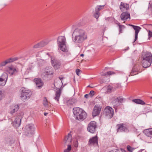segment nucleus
Instances as JSON below:
<instances>
[{
  "label": "nucleus",
  "instance_id": "1",
  "mask_svg": "<svg viewBox=\"0 0 152 152\" xmlns=\"http://www.w3.org/2000/svg\"><path fill=\"white\" fill-rule=\"evenodd\" d=\"M72 38L75 43L81 44L87 39V34L84 30L76 29L73 33Z\"/></svg>",
  "mask_w": 152,
  "mask_h": 152
},
{
  "label": "nucleus",
  "instance_id": "2",
  "mask_svg": "<svg viewBox=\"0 0 152 152\" xmlns=\"http://www.w3.org/2000/svg\"><path fill=\"white\" fill-rule=\"evenodd\" d=\"M73 113L76 119L79 121H83L87 116L86 113L79 107L73 108Z\"/></svg>",
  "mask_w": 152,
  "mask_h": 152
},
{
  "label": "nucleus",
  "instance_id": "3",
  "mask_svg": "<svg viewBox=\"0 0 152 152\" xmlns=\"http://www.w3.org/2000/svg\"><path fill=\"white\" fill-rule=\"evenodd\" d=\"M66 39L64 36H60L57 40V44L61 50L65 52L66 55H69L70 53L68 51V48L66 46Z\"/></svg>",
  "mask_w": 152,
  "mask_h": 152
},
{
  "label": "nucleus",
  "instance_id": "4",
  "mask_svg": "<svg viewBox=\"0 0 152 152\" xmlns=\"http://www.w3.org/2000/svg\"><path fill=\"white\" fill-rule=\"evenodd\" d=\"M35 127L33 124H29L25 127V133L26 135L28 136L33 135L35 133Z\"/></svg>",
  "mask_w": 152,
  "mask_h": 152
},
{
  "label": "nucleus",
  "instance_id": "5",
  "mask_svg": "<svg viewBox=\"0 0 152 152\" xmlns=\"http://www.w3.org/2000/svg\"><path fill=\"white\" fill-rule=\"evenodd\" d=\"M31 95V92L30 91L27 90L25 88H22L21 97L23 101L29 99Z\"/></svg>",
  "mask_w": 152,
  "mask_h": 152
},
{
  "label": "nucleus",
  "instance_id": "6",
  "mask_svg": "<svg viewBox=\"0 0 152 152\" xmlns=\"http://www.w3.org/2000/svg\"><path fill=\"white\" fill-rule=\"evenodd\" d=\"M18 59V58L15 57L14 58H10L5 60L1 61L0 62V70H1L3 67L4 66L7 64L13 62Z\"/></svg>",
  "mask_w": 152,
  "mask_h": 152
},
{
  "label": "nucleus",
  "instance_id": "7",
  "mask_svg": "<svg viewBox=\"0 0 152 152\" xmlns=\"http://www.w3.org/2000/svg\"><path fill=\"white\" fill-rule=\"evenodd\" d=\"M117 127L118 132H129L128 126L126 123H121L117 125Z\"/></svg>",
  "mask_w": 152,
  "mask_h": 152
},
{
  "label": "nucleus",
  "instance_id": "8",
  "mask_svg": "<svg viewBox=\"0 0 152 152\" xmlns=\"http://www.w3.org/2000/svg\"><path fill=\"white\" fill-rule=\"evenodd\" d=\"M97 127V126L96 122L95 121H92L88 124L87 130L89 132L92 133H94L96 131V129Z\"/></svg>",
  "mask_w": 152,
  "mask_h": 152
},
{
  "label": "nucleus",
  "instance_id": "9",
  "mask_svg": "<svg viewBox=\"0 0 152 152\" xmlns=\"http://www.w3.org/2000/svg\"><path fill=\"white\" fill-rule=\"evenodd\" d=\"M18 71V69L12 65L8 66L7 67V72L11 75H12L17 73Z\"/></svg>",
  "mask_w": 152,
  "mask_h": 152
},
{
  "label": "nucleus",
  "instance_id": "10",
  "mask_svg": "<svg viewBox=\"0 0 152 152\" xmlns=\"http://www.w3.org/2000/svg\"><path fill=\"white\" fill-rule=\"evenodd\" d=\"M23 115V114L22 113H21L20 114V116L16 118L14 121L12 123V124L15 128H17L20 126L21 123L22 117Z\"/></svg>",
  "mask_w": 152,
  "mask_h": 152
},
{
  "label": "nucleus",
  "instance_id": "11",
  "mask_svg": "<svg viewBox=\"0 0 152 152\" xmlns=\"http://www.w3.org/2000/svg\"><path fill=\"white\" fill-rule=\"evenodd\" d=\"M8 75L6 73H4L0 76V86H4L6 84L8 79Z\"/></svg>",
  "mask_w": 152,
  "mask_h": 152
},
{
  "label": "nucleus",
  "instance_id": "12",
  "mask_svg": "<svg viewBox=\"0 0 152 152\" xmlns=\"http://www.w3.org/2000/svg\"><path fill=\"white\" fill-rule=\"evenodd\" d=\"M101 109L102 107L101 106L97 104L95 105L94 108L92 113L93 117H95L99 115Z\"/></svg>",
  "mask_w": 152,
  "mask_h": 152
},
{
  "label": "nucleus",
  "instance_id": "13",
  "mask_svg": "<svg viewBox=\"0 0 152 152\" xmlns=\"http://www.w3.org/2000/svg\"><path fill=\"white\" fill-rule=\"evenodd\" d=\"M104 111L107 115H109L110 118H112L113 115L114 111L113 109L109 106L106 107Z\"/></svg>",
  "mask_w": 152,
  "mask_h": 152
},
{
  "label": "nucleus",
  "instance_id": "14",
  "mask_svg": "<svg viewBox=\"0 0 152 152\" xmlns=\"http://www.w3.org/2000/svg\"><path fill=\"white\" fill-rule=\"evenodd\" d=\"M129 25L132 27L133 28L135 31V39H134V41L133 42V45H134L135 44H134V42L137 39L138 35L139 32L141 29V28L139 26H134L132 25Z\"/></svg>",
  "mask_w": 152,
  "mask_h": 152
},
{
  "label": "nucleus",
  "instance_id": "15",
  "mask_svg": "<svg viewBox=\"0 0 152 152\" xmlns=\"http://www.w3.org/2000/svg\"><path fill=\"white\" fill-rule=\"evenodd\" d=\"M88 144L90 146H97L98 145V137L97 136L93 137L89 139Z\"/></svg>",
  "mask_w": 152,
  "mask_h": 152
},
{
  "label": "nucleus",
  "instance_id": "16",
  "mask_svg": "<svg viewBox=\"0 0 152 152\" xmlns=\"http://www.w3.org/2000/svg\"><path fill=\"white\" fill-rule=\"evenodd\" d=\"M141 60L152 61V55L149 52H147L142 54Z\"/></svg>",
  "mask_w": 152,
  "mask_h": 152
},
{
  "label": "nucleus",
  "instance_id": "17",
  "mask_svg": "<svg viewBox=\"0 0 152 152\" xmlns=\"http://www.w3.org/2000/svg\"><path fill=\"white\" fill-rule=\"evenodd\" d=\"M48 42V41L46 40H43L39 42L35 45L33 46L34 48H37L41 47H43L47 45Z\"/></svg>",
  "mask_w": 152,
  "mask_h": 152
},
{
  "label": "nucleus",
  "instance_id": "18",
  "mask_svg": "<svg viewBox=\"0 0 152 152\" xmlns=\"http://www.w3.org/2000/svg\"><path fill=\"white\" fill-rule=\"evenodd\" d=\"M34 81L37 87L39 89L41 88L43 85V82L39 78L35 79Z\"/></svg>",
  "mask_w": 152,
  "mask_h": 152
},
{
  "label": "nucleus",
  "instance_id": "19",
  "mask_svg": "<svg viewBox=\"0 0 152 152\" xmlns=\"http://www.w3.org/2000/svg\"><path fill=\"white\" fill-rule=\"evenodd\" d=\"M51 60L52 65L55 68L57 69L60 67V66L61 64L60 62L55 59L53 60L52 57H51Z\"/></svg>",
  "mask_w": 152,
  "mask_h": 152
},
{
  "label": "nucleus",
  "instance_id": "20",
  "mask_svg": "<svg viewBox=\"0 0 152 152\" xmlns=\"http://www.w3.org/2000/svg\"><path fill=\"white\" fill-rule=\"evenodd\" d=\"M120 17L122 20H126L128 18H130L129 13L128 12H124L121 14Z\"/></svg>",
  "mask_w": 152,
  "mask_h": 152
},
{
  "label": "nucleus",
  "instance_id": "21",
  "mask_svg": "<svg viewBox=\"0 0 152 152\" xmlns=\"http://www.w3.org/2000/svg\"><path fill=\"white\" fill-rule=\"evenodd\" d=\"M111 102L115 109H116L117 107L120 105V104L117 97H113L112 99Z\"/></svg>",
  "mask_w": 152,
  "mask_h": 152
},
{
  "label": "nucleus",
  "instance_id": "22",
  "mask_svg": "<svg viewBox=\"0 0 152 152\" xmlns=\"http://www.w3.org/2000/svg\"><path fill=\"white\" fill-rule=\"evenodd\" d=\"M142 63L143 67L146 68L150 66L151 64L152 61L141 60Z\"/></svg>",
  "mask_w": 152,
  "mask_h": 152
},
{
  "label": "nucleus",
  "instance_id": "23",
  "mask_svg": "<svg viewBox=\"0 0 152 152\" xmlns=\"http://www.w3.org/2000/svg\"><path fill=\"white\" fill-rule=\"evenodd\" d=\"M72 136L70 133H68L67 135L65 136L64 142L65 144H69L72 141Z\"/></svg>",
  "mask_w": 152,
  "mask_h": 152
},
{
  "label": "nucleus",
  "instance_id": "24",
  "mask_svg": "<svg viewBox=\"0 0 152 152\" xmlns=\"http://www.w3.org/2000/svg\"><path fill=\"white\" fill-rule=\"evenodd\" d=\"M129 6L128 4L121 2V3L120 8L121 11L123 12L125 11V10H128L129 8Z\"/></svg>",
  "mask_w": 152,
  "mask_h": 152
},
{
  "label": "nucleus",
  "instance_id": "25",
  "mask_svg": "<svg viewBox=\"0 0 152 152\" xmlns=\"http://www.w3.org/2000/svg\"><path fill=\"white\" fill-rule=\"evenodd\" d=\"M137 68L136 66L133 67L129 75V76H133L138 74V72H139V69Z\"/></svg>",
  "mask_w": 152,
  "mask_h": 152
},
{
  "label": "nucleus",
  "instance_id": "26",
  "mask_svg": "<svg viewBox=\"0 0 152 152\" xmlns=\"http://www.w3.org/2000/svg\"><path fill=\"white\" fill-rule=\"evenodd\" d=\"M144 133L146 136L152 137V128L145 130Z\"/></svg>",
  "mask_w": 152,
  "mask_h": 152
},
{
  "label": "nucleus",
  "instance_id": "27",
  "mask_svg": "<svg viewBox=\"0 0 152 152\" xmlns=\"http://www.w3.org/2000/svg\"><path fill=\"white\" fill-rule=\"evenodd\" d=\"M19 109V106L18 105H15L12 106L10 108V113L13 114L15 112L17 111Z\"/></svg>",
  "mask_w": 152,
  "mask_h": 152
},
{
  "label": "nucleus",
  "instance_id": "28",
  "mask_svg": "<svg viewBox=\"0 0 152 152\" xmlns=\"http://www.w3.org/2000/svg\"><path fill=\"white\" fill-rule=\"evenodd\" d=\"M61 91L60 89H58L56 92L55 94V96L54 99L57 100L58 103L59 102V99L60 96Z\"/></svg>",
  "mask_w": 152,
  "mask_h": 152
},
{
  "label": "nucleus",
  "instance_id": "29",
  "mask_svg": "<svg viewBox=\"0 0 152 152\" xmlns=\"http://www.w3.org/2000/svg\"><path fill=\"white\" fill-rule=\"evenodd\" d=\"M132 102L136 104H140L142 105H145V103L142 100L139 99H134L132 100Z\"/></svg>",
  "mask_w": 152,
  "mask_h": 152
},
{
  "label": "nucleus",
  "instance_id": "30",
  "mask_svg": "<svg viewBox=\"0 0 152 152\" xmlns=\"http://www.w3.org/2000/svg\"><path fill=\"white\" fill-rule=\"evenodd\" d=\"M45 75H50L51 77H52L53 74L52 72L48 68H46L45 69Z\"/></svg>",
  "mask_w": 152,
  "mask_h": 152
},
{
  "label": "nucleus",
  "instance_id": "31",
  "mask_svg": "<svg viewBox=\"0 0 152 152\" xmlns=\"http://www.w3.org/2000/svg\"><path fill=\"white\" fill-rule=\"evenodd\" d=\"M115 89L113 87L110 85L108 86L107 87V93H110L112 91H114Z\"/></svg>",
  "mask_w": 152,
  "mask_h": 152
},
{
  "label": "nucleus",
  "instance_id": "32",
  "mask_svg": "<svg viewBox=\"0 0 152 152\" xmlns=\"http://www.w3.org/2000/svg\"><path fill=\"white\" fill-rule=\"evenodd\" d=\"M76 102V100L75 99L72 98L68 100L66 103L67 105H70L73 104Z\"/></svg>",
  "mask_w": 152,
  "mask_h": 152
},
{
  "label": "nucleus",
  "instance_id": "33",
  "mask_svg": "<svg viewBox=\"0 0 152 152\" xmlns=\"http://www.w3.org/2000/svg\"><path fill=\"white\" fill-rule=\"evenodd\" d=\"M104 5L97 6L95 7V10L97 12H99L100 11L104 9Z\"/></svg>",
  "mask_w": 152,
  "mask_h": 152
},
{
  "label": "nucleus",
  "instance_id": "34",
  "mask_svg": "<svg viewBox=\"0 0 152 152\" xmlns=\"http://www.w3.org/2000/svg\"><path fill=\"white\" fill-rule=\"evenodd\" d=\"M119 103H122L126 101V99L123 98L122 96H120L117 97Z\"/></svg>",
  "mask_w": 152,
  "mask_h": 152
},
{
  "label": "nucleus",
  "instance_id": "35",
  "mask_svg": "<svg viewBox=\"0 0 152 152\" xmlns=\"http://www.w3.org/2000/svg\"><path fill=\"white\" fill-rule=\"evenodd\" d=\"M62 78H61L60 77L59 78V79L57 80H56L55 81V83H54V85L55 86H57L58 84H57V82H58V83H59L60 84H61L62 85L63 83H62V81L61 80V79Z\"/></svg>",
  "mask_w": 152,
  "mask_h": 152
},
{
  "label": "nucleus",
  "instance_id": "36",
  "mask_svg": "<svg viewBox=\"0 0 152 152\" xmlns=\"http://www.w3.org/2000/svg\"><path fill=\"white\" fill-rule=\"evenodd\" d=\"M127 150L130 152H132L135 148L132 147L129 145H127L126 146Z\"/></svg>",
  "mask_w": 152,
  "mask_h": 152
},
{
  "label": "nucleus",
  "instance_id": "37",
  "mask_svg": "<svg viewBox=\"0 0 152 152\" xmlns=\"http://www.w3.org/2000/svg\"><path fill=\"white\" fill-rule=\"evenodd\" d=\"M100 13L99 12H97L95 11V13L94 14V16L95 18L97 19L100 15Z\"/></svg>",
  "mask_w": 152,
  "mask_h": 152
},
{
  "label": "nucleus",
  "instance_id": "38",
  "mask_svg": "<svg viewBox=\"0 0 152 152\" xmlns=\"http://www.w3.org/2000/svg\"><path fill=\"white\" fill-rule=\"evenodd\" d=\"M48 100L45 97H44L43 102V105L45 106H47L48 105Z\"/></svg>",
  "mask_w": 152,
  "mask_h": 152
},
{
  "label": "nucleus",
  "instance_id": "39",
  "mask_svg": "<svg viewBox=\"0 0 152 152\" xmlns=\"http://www.w3.org/2000/svg\"><path fill=\"white\" fill-rule=\"evenodd\" d=\"M118 25L119 27V33H120L122 32V29L124 28L125 27L124 25H121L120 23H118Z\"/></svg>",
  "mask_w": 152,
  "mask_h": 152
},
{
  "label": "nucleus",
  "instance_id": "40",
  "mask_svg": "<svg viewBox=\"0 0 152 152\" xmlns=\"http://www.w3.org/2000/svg\"><path fill=\"white\" fill-rule=\"evenodd\" d=\"M71 146L70 145H68L67 148L64 150V152H69L71 150Z\"/></svg>",
  "mask_w": 152,
  "mask_h": 152
},
{
  "label": "nucleus",
  "instance_id": "41",
  "mask_svg": "<svg viewBox=\"0 0 152 152\" xmlns=\"http://www.w3.org/2000/svg\"><path fill=\"white\" fill-rule=\"evenodd\" d=\"M4 97V95L2 92L0 90V100Z\"/></svg>",
  "mask_w": 152,
  "mask_h": 152
},
{
  "label": "nucleus",
  "instance_id": "42",
  "mask_svg": "<svg viewBox=\"0 0 152 152\" xmlns=\"http://www.w3.org/2000/svg\"><path fill=\"white\" fill-rule=\"evenodd\" d=\"M73 145L75 147H77L78 145V142L77 141H74L73 142Z\"/></svg>",
  "mask_w": 152,
  "mask_h": 152
},
{
  "label": "nucleus",
  "instance_id": "43",
  "mask_svg": "<svg viewBox=\"0 0 152 152\" xmlns=\"http://www.w3.org/2000/svg\"><path fill=\"white\" fill-rule=\"evenodd\" d=\"M106 72H105L104 70L102 71L101 73V75L102 76H105L107 75V73Z\"/></svg>",
  "mask_w": 152,
  "mask_h": 152
},
{
  "label": "nucleus",
  "instance_id": "44",
  "mask_svg": "<svg viewBox=\"0 0 152 152\" xmlns=\"http://www.w3.org/2000/svg\"><path fill=\"white\" fill-rule=\"evenodd\" d=\"M5 141L7 143H11V140L10 138H7L6 139Z\"/></svg>",
  "mask_w": 152,
  "mask_h": 152
},
{
  "label": "nucleus",
  "instance_id": "45",
  "mask_svg": "<svg viewBox=\"0 0 152 152\" xmlns=\"http://www.w3.org/2000/svg\"><path fill=\"white\" fill-rule=\"evenodd\" d=\"M95 94V92L93 91H90L89 95L91 96H92Z\"/></svg>",
  "mask_w": 152,
  "mask_h": 152
},
{
  "label": "nucleus",
  "instance_id": "46",
  "mask_svg": "<svg viewBox=\"0 0 152 152\" xmlns=\"http://www.w3.org/2000/svg\"><path fill=\"white\" fill-rule=\"evenodd\" d=\"M107 75H110L114 74V72H113L109 71L107 72Z\"/></svg>",
  "mask_w": 152,
  "mask_h": 152
},
{
  "label": "nucleus",
  "instance_id": "47",
  "mask_svg": "<svg viewBox=\"0 0 152 152\" xmlns=\"http://www.w3.org/2000/svg\"><path fill=\"white\" fill-rule=\"evenodd\" d=\"M80 72V70L79 69H76V72L77 75H79V73Z\"/></svg>",
  "mask_w": 152,
  "mask_h": 152
},
{
  "label": "nucleus",
  "instance_id": "48",
  "mask_svg": "<svg viewBox=\"0 0 152 152\" xmlns=\"http://www.w3.org/2000/svg\"><path fill=\"white\" fill-rule=\"evenodd\" d=\"M148 36L149 38L151 37H152V32L150 31H148Z\"/></svg>",
  "mask_w": 152,
  "mask_h": 152
},
{
  "label": "nucleus",
  "instance_id": "49",
  "mask_svg": "<svg viewBox=\"0 0 152 152\" xmlns=\"http://www.w3.org/2000/svg\"><path fill=\"white\" fill-rule=\"evenodd\" d=\"M33 67L31 65H29L28 67L27 68V69L28 70H31Z\"/></svg>",
  "mask_w": 152,
  "mask_h": 152
},
{
  "label": "nucleus",
  "instance_id": "50",
  "mask_svg": "<svg viewBox=\"0 0 152 152\" xmlns=\"http://www.w3.org/2000/svg\"><path fill=\"white\" fill-rule=\"evenodd\" d=\"M149 10H151L152 12V4L150 5V7H148Z\"/></svg>",
  "mask_w": 152,
  "mask_h": 152
},
{
  "label": "nucleus",
  "instance_id": "51",
  "mask_svg": "<svg viewBox=\"0 0 152 152\" xmlns=\"http://www.w3.org/2000/svg\"><path fill=\"white\" fill-rule=\"evenodd\" d=\"M88 96H89V95L88 94H86L84 96V97L86 98H88Z\"/></svg>",
  "mask_w": 152,
  "mask_h": 152
},
{
  "label": "nucleus",
  "instance_id": "52",
  "mask_svg": "<svg viewBox=\"0 0 152 152\" xmlns=\"http://www.w3.org/2000/svg\"><path fill=\"white\" fill-rule=\"evenodd\" d=\"M144 149H141L140 151H139L138 152H142L143 151H144Z\"/></svg>",
  "mask_w": 152,
  "mask_h": 152
},
{
  "label": "nucleus",
  "instance_id": "53",
  "mask_svg": "<svg viewBox=\"0 0 152 152\" xmlns=\"http://www.w3.org/2000/svg\"><path fill=\"white\" fill-rule=\"evenodd\" d=\"M48 114V113H44V115L45 116H46Z\"/></svg>",
  "mask_w": 152,
  "mask_h": 152
},
{
  "label": "nucleus",
  "instance_id": "54",
  "mask_svg": "<svg viewBox=\"0 0 152 152\" xmlns=\"http://www.w3.org/2000/svg\"><path fill=\"white\" fill-rule=\"evenodd\" d=\"M83 56H84V54H80V56H82V57H83Z\"/></svg>",
  "mask_w": 152,
  "mask_h": 152
},
{
  "label": "nucleus",
  "instance_id": "55",
  "mask_svg": "<svg viewBox=\"0 0 152 152\" xmlns=\"http://www.w3.org/2000/svg\"><path fill=\"white\" fill-rule=\"evenodd\" d=\"M47 54L48 55V53H47Z\"/></svg>",
  "mask_w": 152,
  "mask_h": 152
},
{
  "label": "nucleus",
  "instance_id": "56",
  "mask_svg": "<svg viewBox=\"0 0 152 152\" xmlns=\"http://www.w3.org/2000/svg\"><path fill=\"white\" fill-rule=\"evenodd\" d=\"M88 87H90V86H89Z\"/></svg>",
  "mask_w": 152,
  "mask_h": 152
},
{
  "label": "nucleus",
  "instance_id": "57",
  "mask_svg": "<svg viewBox=\"0 0 152 152\" xmlns=\"http://www.w3.org/2000/svg\"><path fill=\"white\" fill-rule=\"evenodd\" d=\"M151 99H152V97H151Z\"/></svg>",
  "mask_w": 152,
  "mask_h": 152
}]
</instances>
